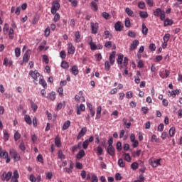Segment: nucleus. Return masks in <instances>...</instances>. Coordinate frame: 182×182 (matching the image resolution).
<instances>
[{
  "mask_svg": "<svg viewBox=\"0 0 182 182\" xmlns=\"http://www.w3.org/2000/svg\"><path fill=\"white\" fill-rule=\"evenodd\" d=\"M0 159L6 160V163L7 164L11 163V158L9 157V154H8V151H6V150H3V151L0 153Z\"/></svg>",
  "mask_w": 182,
  "mask_h": 182,
  "instance_id": "423d86ee",
  "label": "nucleus"
},
{
  "mask_svg": "<svg viewBox=\"0 0 182 182\" xmlns=\"http://www.w3.org/2000/svg\"><path fill=\"white\" fill-rule=\"evenodd\" d=\"M31 59V50H28L23 57V62H24L25 63H28V62H29V60Z\"/></svg>",
  "mask_w": 182,
  "mask_h": 182,
  "instance_id": "9b49d317",
  "label": "nucleus"
},
{
  "mask_svg": "<svg viewBox=\"0 0 182 182\" xmlns=\"http://www.w3.org/2000/svg\"><path fill=\"white\" fill-rule=\"evenodd\" d=\"M102 154H103V149L102 148V146H98L97 148V155L102 156Z\"/></svg>",
  "mask_w": 182,
  "mask_h": 182,
  "instance_id": "37998d69",
  "label": "nucleus"
},
{
  "mask_svg": "<svg viewBox=\"0 0 182 182\" xmlns=\"http://www.w3.org/2000/svg\"><path fill=\"white\" fill-rule=\"evenodd\" d=\"M118 166H119V167H124V166H126V164L122 159L118 160Z\"/></svg>",
  "mask_w": 182,
  "mask_h": 182,
  "instance_id": "603ef678",
  "label": "nucleus"
},
{
  "mask_svg": "<svg viewBox=\"0 0 182 182\" xmlns=\"http://www.w3.org/2000/svg\"><path fill=\"white\" fill-rule=\"evenodd\" d=\"M30 103H31V109L32 110L35 112H36V110H38V105H36L35 104V102H33V101L31 100L30 101Z\"/></svg>",
  "mask_w": 182,
  "mask_h": 182,
  "instance_id": "4c0bfd02",
  "label": "nucleus"
},
{
  "mask_svg": "<svg viewBox=\"0 0 182 182\" xmlns=\"http://www.w3.org/2000/svg\"><path fill=\"white\" fill-rule=\"evenodd\" d=\"M86 132H87V128L86 127L82 128V129L80 130V132H79L77 136V140H80V139H82V137H83V136L86 134Z\"/></svg>",
  "mask_w": 182,
  "mask_h": 182,
  "instance_id": "4468645a",
  "label": "nucleus"
},
{
  "mask_svg": "<svg viewBox=\"0 0 182 182\" xmlns=\"http://www.w3.org/2000/svg\"><path fill=\"white\" fill-rule=\"evenodd\" d=\"M104 34H105V39H112V33H110V31H105L104 32Z\"/></svg>",
  "mask_w": 182,
  "mask_h": 182,
  "instance_id": "c9c22d12",
  "label": "nucleus"
},
{
  "mask_svg": "<svg viewBox=\"0 0 182 182\" xmlns=\"http://www.w3.org/2000/svg\"><path fill=\"white\" fill-rule=\"evenodd\" d=\"M86 110V107H85V105L81 104L79 105H77V114L79 116L80 115V112H85Z\"/></svg>",
  "mask_w": 182,
  "mask_h": 182,
  "instance_id": "f3484780",
  "label": "nucleus"
},
{
  "mask_svg": "<svg viewBox=\"0 0 182 182\" xmlns=\"http://www.w3.org/2000/svg\"><path fill=\"white\" fill-rule=\"evenodd\" d=\"M24 119L26 123H27V124H32V119H31V117L28 114L25 115Z\"/></svg>",
  "mask_w": 182,
  "mask_h": 182,
  "instance_id": "f704fd0d",
  "label": "nucleus"
},
{
  "mask_svg": "<svg viewBox=\"0 0 182 182\" xmlns=\"http://www.w3.org/2000/svg\"><path fill=\"white\" fill-rule=\"evenodd\" d=\"M58 93H59L60 97H63V87H60L58 90Z\"/></svg>",
  "mask_w": 182,
  "mask_h": 182,
  "instance_id": "680f3d73",
  "label": "nucleus"
},
{
  "mask_svg": "<svg viewBox=\"0 0 182 182\" xmlns=\"http://www.w3.org/2000/svg\"><path fill=\"white\" fill-rule=\"evenodd\" d=\"M91 182H98L99 178H97V176L96 175H92L91 177Z\"/></svg>",
  "mask_w": 182,
  "mask_h": 182,
  "instance_id": "69168bd1",
  "label": "nucleus"
},
{
  "mask_svg": "<svg viewBox=\"0 0 182 182\" xmlns=\"http://www.w3.org/2000/svg\"><path fill=\"white\" fill-rule=\"evenodd\" d=\"M91 6L92 8L94 9V11L96 12L97 11L98 7H97V4H96V1H92L91 2Z\"/></svg>",
  "mask_w": 182,
  "mask_h": 182,
  "instance_id": "864d4df0",
  "label": "nucleus"
},
{
  "mask_svg": "<svg viewBox=\"0 0 182 182\" xmlns=\"http://www.w3.org/2000/svg\"><path fill=\"white\" fill-rule=\"evenodd\" d=\"M107 151L109 154V156H114L115 149H114V147H113V145L108 146Z\"/></svg>",
  "mask_w": 182,
  "mask_h": 182,
  "instance_id": "aec40b11",
  "label": "nucleus"
},
{
  "mask_svg": "<svg viewBox=\"0 0 182 182\" xmlns=\"http://www.w3.org/2000/svg\"><path fill=\"white\" fill-rule=\"evenodd\" d=\"M123 157L125 161H127L128 163H130V161H132V157L130 156V154L124 153L123 154Z\"/></svg>",
  "mask_w": 182,
  "mask_h": 182,
  "instance_id": "7c9ffc66",
  "label": "nucleus"
},
{
  "mask_svg": "<svg viewBox=\"0 0 182 182\" xmlns=\"http://www.w3.org/2000/svg\"><path fill=\"white\" fill-rule=\"evenodd\" d=\"M151 143H160V139L157 137V135L153 134L151 137Z\"/></svg>",
  "mask_w": 182,
  "mask_h": 182,
  "instance_id": "b1692460",
  "label": "nucleus"
},
{
  "mask_svg": "<svg viewBox=\"0 0 182 182\" xmlns=\"http://www.w3.org/2000/svg\"><path fill=\"white\" fill-rule=\"evenodd\" d=\"M46 97L49 100H51V102H53V100L56 99V92H55V91H52L51 92L48 94V96Z\"/></svg>",
  "mask_w": 182,
  "mask_h": 182,
  "instance_id": "a211bd4d",
  "label": "nucleus"
},
{
  "mask_svg": "<svg viewBox=\"0 0 182 182\" xmlns=\"http://www.w3.org/2000/svg\"><path fill=\"white\" fill-rule=\"evenodd\" d=\"M131 168H132V170H137V168H139V164L137 162L132 163Z\"/></svg>",
  "mask_w": 182,
  "mask_h": 182,
  "instance_id": "49530a36",
  "label": "nucleus"
},
{
  "mask_svg": "<svg viewBox=\"0 0 182 182\" xmlns=\"http://www.w3.org/2000/svg\"><path fill=\"white\" fill-rule=\"evenodd\" d=\"M125 26L126 28H130V18L129 17L125 18Z\"/></svg>",
  "mask_w": 182,
  "mask_h": 182,
  "instance_id": "4d7b16f0",
  "label": "nucleus"
},
{
  "mask_svg": "<svg viewBox=\"0 0 182 182\" xmlns=\"http://www.w3.org/2000/svg\"><path fill=\"white\" fill-rule=\"evenodd\" d=\"M69 127H70V121L67 120L63 124V130H68V129H69Z\"/></svg>",
  "mask_w": 182,
  "mask_h": 182,
  "instance_id": "2f4dec72",
  "label": "nucleus"
},
{
  "mask_svg": "<svg viewBox=\"0 0 182 182\" xmlns=\"http://www.w3.org/2000/svg\"><path fill=\"white\" fill-rule=\"evenodd\" d=\"M4 133V141H8L9 140V134L6 130L3 131Z\"/></svg>",
  "mask_w": 182,
  "mask_h": 182,
  "instance_id": "e433bc0d",
  "label": "nucleus"
},
{
  "mask_svg": "<svg viewBox=\"0 0 182 182\" xmlns=\"http://www.w3.org/2000/svg\"><path fill=\"white\" fill-rule=\"evenodd\" d=\"M67 50L68 55H75V52H76V48H75V46H73V44L72 43H69L68 44Z\"/></svg>",
  "mask_w": 182,
  "mask_h": 182,
  "instance_id": "6e6552de",
  "label": "nucleus"
},
{
  "mask_svg": "<svg viewBox=\"0 0 182 182\" xmlns=\"http://www.w3.org/2000/svg\"><path fill=\"white\" fill-rule=\"evenodd\" d=\"M164 21V26H171V25H173V21L169 18H166Z\"/></svg>",
  "mask_w": 182,
  "mask_h": 182,
  "instance_id": "473e14b6",
  "label": "nucleus"
},
{
  "mask_svg": "<svg viewBox=\"0 0 182 182\" xmlns=\"http://www.w3.org/2000/svg\"><path fill=\"white\" fill-rule=\"evenodd\" d=\"M95 58L96 60H97L98 62H100L101 60L103 59V57L102 56L101 53L95 54Z\"/></svg>",
  "mask_w": 182,
  "mask_h": 182,
  "instance_id": "de8ad7c7",
  "label": "nucleus"
},
{
  "mask_svg": "<svg viewBox=\"0 0 182 182\" xmlns=\"http://www.w3.org/2000/svg\"><path fill=\"white\" fill-rule=\"evenodd\" d=\"M19 149L21 151H25V150H26V147L25 146V143L23 141L20 143Z\"/></svg>",
  "mask_w": 182,
  "mask_h": 182,
  "instance_id": "09e8293b",
  "label": "nucleus"
},
{
  "mask_svg": "<svg viewBox=\"0 0 182 182\" xmlns=\"http://www.w3.org/2000/svg\"><path fill=\"white\" fill-rule=\"evenodd\" d=\"M109 60L110 63V65H114V62L116 60V52L112 51V53L109 55Z\"/></svg>",
  "mask_w": 182,
  "mask_h": 182,
  "instance_id": "ddd939ff",
  "label": "nucleus"
},
{
  "mask_svg": "<svg viewBox=\"0 0 182 182\" xmlns=\"http://www.w3.org/2000/svg\"><path fill=\"white\" fill-rule=\"evenodd\" d=\"M105 46L107 48V49H110V48H112V41H107L105 44Z\"/></svg>",
  "mask_w": 182,
  "mask_h": 182,
  "instance_id": "774afa93",
  "label": "nucleus"
},
{
  "mask_svg": "<svg viewBox=\"0 0 182 182\" xmlns=\"http://www.w3.org/2000/svg\"><path fill=\"white\" fill-rule=\"evenodd\" d=\"M140 42L139 40H134L133 42L131 43L129 47V50H134L135 49H137L138 45H139Z\"/></svg>",
  "mask_w": 182,
  "mask_h": 182,
  "instance_id": "f8f14e48",
  "label": "nucleus"
},
{
  "mask_svg": "<svg viewBox=\"0 0 182 182\" xmlns=\"http://www.w3.org/2000/svg\"><path fill=\"white\" fill-rule=\"evenodd\" d=\"M13 63H13L12 60H9V59H8V58H5L4 60L3 65L4 66H9V67H11Z\"/></svg>",
  "mask_w": 182,
  "mask_h": 182,
  "instance_id": "4be33fe9",
  "label": "nucleus"
},
{
  "mask_svg": "<svg viewBox=\"0 0 182 182\" xmlns=\"http://www.w3.org/2000/svg\"><path fill=\"white\" fill-rule=\"evenodd\" d=\"M89 144H90V142H89V139H86L83 144H82V146H83V149L85 150H87V147L89 146Z\"/></svg>",
  "mask_w": 182,
  "mask_h": 182,
  "instance_id": "a18cd8bd",
  "label": "nucleus"
},
{
  "mask_svg": "<svg viewBox=\"0 0 182 182\" xmlns=\"http://www.w3.org/2000/svg\"><path fill=\"white\" fill-rule=\"evenodd\" d=\"M60 0H55L52 3V6H51V14L54 16V18L53 21L54 22H58L60 19V14L58 12L59 9H60V4H59Z\"/></svg>",
  "mask_w": 182,
  "mask_h": 182,
  "instance_id": "f257e3e1",
  "label": "nucleus"
},
{
  "mask_svg": "<svg viewBox=\"0 0 182 182\" xmlns=\"http://www.w3.org/2000/svg\"><path fill=\"white\" fill-rule=\"evenodd\" d=\"M101 113H102V107L100 106L97 107V109L96 119H100Z\"/></svg>",
  "mask_w": 182,
  "mask_h": 182,
  "instance_id": "a19ab883",
  "label": "nucleus"
},
{
  "mask_svg": "<svg viewBox=\"0 0 182 182\" xmlns=\"http://www.w3.org/2000/svg\"><path fill=\"white\" fill-rule=\"evenodd\" d=\"M61 68H63V69H69V63L66 61H62Z\"/></svg>",
  "mask_w": 182,
  "mask_h": 182,
  "instance_id": "79ce46f5",
  "label": "nucleus"
},
{
  "mask_svg": "<svg viewBox=\"0 0 182 182\" xmlns=\"http://www.w3.org/2000/svg\"><path fill=\"white\" fill-rule=\"evenodd\" d=\"M123 178V177L122 176V175L119 173H117L115 174V180L117 181H120V180H122Z\"/></svg>",
  "mask_w": 182,
  "mask_h": 182,
  "instance_id": "6e6d98bb",
  "label": "nucleus"
},
{
  "mask_svg": "<svg viewBox=\"0 0 182 182\" xmlns=\"http://www.w3.org/2000/svg\"><path fill=\"white\" fill-rule=\"evenodd\" d=\"M105 70H110V63H109V61H105Z\"/></svg>",
  "mask_w": 182,
  "mask_h": 182,
  "instance_id": "bf43d9fd",
  "label": "nucleus"
},
{
  "mask_svg": "<svg viewBox=\"0 0 182 182\" xmlns=\"http://www.w3.org/2000/svg\"><path fill=\"white\" fill-rule=\"evenodd\" d=\"M15 55L16 58L21 56V49L18 47L15 48Z\"/></svg>",
  "mask_w": 182,
  "mask_h": 182,
  "instance_id": "8fccbe9b",
  "label": "nucleus"
},
{
  "mask_svg": "<svg viewBox=\"0 0 182 182\" xmlns=\"http://www.w3.org/2000/svg\"><path fill=\"white\" fill-rule=\"evenodd\" d=\"M168 133H169L170 137H173L174 134H176V128L174 127H172L171 128H170Z\"/></svg>",
  "mask_w": 182,
  "mask_h": 182,
  "instance_id": "58836bf2",
  "label": "nucleus"
},
{
  "mask_svg": "<svg viewBox=\"0 0 182 182\" xmlns=\"http://www.w3.org/2000/svg\"><path fill=\"white\" fill-rule=\"evenodd\" d=\"M75 43H79L80 42V32L79 31L75 32Z\"/></svg>",
  "mask_w": 182,
  "mask_h": 182,
  "instance_id": "5701e85b",
  "label": "nucleus"
},
{
  "mask_svg": "<svg viewBox=\"0 0 182 182\" xmlns=\"http://www.w3.org/2000/svg\"><path fill=\"white\" fill-rule=\"evenodd\" d=\"M19 139H21V134H19V132H16V133L14 134L15 141H18V140H19Z\"/></svg>",
  "mask_w": 182,
  "mask_h": 182,
  "instance_id": "5fc2aeb1",
  "label": "nucleus"
},
{
  "mask_svg": "<svg viewBox=\"0 0 182 182\" xmlns=\"http://www.w3.org/2000/svg\"><path fill=\"white\" fill-rule=\"evenodd\" d=\"M29 75H30V76H31V77H33V79L34 80H37L38 77H39V76H41V74L36 70H35L34 71L30 70Z\"/></svg>",
  "mask_w": 182,
  "mask_h": 182,
  "instance_id": "9d476101",
  "label": "nucleus"
},
{
  "mask_svg": "<svg viewBox=\"0 0 182 182\" xmlns=\"http://www.w3.org/2000/svg\"><path fill=\"white\" fill-rule=\"evenodd\" d=\"M143 35H147L149 33V28L147 26H146V24L142 23V31H141Z\"/></svg>",
  "mask_w": 182,
  "mask_h": 182,
  "instance_id": "c85d7f7f",
  "label": "nucleus"
},
{
  "mask_svg": "<svg viewBox=\"0 0 182 182\" xmlns=\"http://www.w3.org/2000/svg\"><path fill=\"white\" fill-rule=\"evenodd\" d=\"M118 65H121L120 68H126L129 65V58L124 57L123 54H119L117 60Z\"/></svg>",
  "mask_w": 182,
  "mask_h": 182,
  "instance_id": "f03ea898",
  "label": "nucleus"
},
{
  "mask_svg": "<svg viewBox=\"0 0 182 182\" xmlns=\"http://www.w3.org/2000/svg\"><path fill=\"white\" fill-rule=\"evenodd\" d=\"M154 16L159 17L161 21H164L166 19V11L161 10V9L158 8L154 11Z\"/></svg>",
  "mask_w": 182,
  "mask_h": 182,
  "instance_id": "7ed1b4c3",
  "label": "nucleus"
},
{
  "mask_svg": "<svg viewBox=\"0 0 182 182\" xmlns=\"http://www.w3.org/2000/svg\"><path fill=\"white\" fill-rule=\"evenodd\" d=\"M12 177V172L9 171L8 173L4 172L1 175L2 181H9Z\"/></svg>",
  "mask_w": 182,
  "mask_h": 182,
  "instance_id": "0eeeda50",
  "label": "nucleus"
},
{
  "mask_svg": "<svg viewBox=\"0 0 182 182\" xmlns=\"http://www.w3.org/2000/svg\"><path fill=\"white\" fill-rule=\"evenodd\" d=\"M9 31V24L5 23L3 28L4 35H8V31Z\"/></svg>",
  "mask_w": 182,
  "mask_h": 182,
  "instance_id": "a878e982",
  "label": "nucleus"
},
{
  "mask_svg": "<svg viewBox=\"0 0 182 182\" xmlns=\"http://www.w3.org/2000/svg\"><path fill=\"white\" fill-rule=\"evenodd\" d=\"M139 16L143 19H146L149 18V14H147V11H139Z\"/></svg>",
  "mask_w": 182,
  "mask_h": 182,
  "instance_id": "cd10ccee",
  "label": "nucleus"
},
{
  "mask_svg": "<svg viewBox=\"0 0 182 182\" xmlns=\"http://www.w3.org/2000/svg\"><path fill=\"white\" fill-rule=\"evenodd\" d=\"M160 161H161V159L151 160V166L154 168L159 167V166L161 165Z\"/></svg>",
  "mask_w": 182,
  "mask_h": 182,
  "instance_id": "dca6fc26",
  "label": "nucleus"
},
{
  "mask_svg": "<svg viewBox=\"0 0 182 182\" xmlns=\"http://www.w3.org/2000/svg\"><path fill=\"white\" fill-rule=\"evenodd\" d=\"M39 83L42 85L43 87H46L48 86L46 81L43 79V77H40Z\"/></svg>",
  "mask_w": 182,
  "mask_h": 182,
  "instance_id": "ea45409f",
  "label": "nucleus"
},
{
  "mask_svg": "<svg viewBox=\"0 0 182 182\" xmlns=\"http://www.w3.org/2000/svg\"><path fill=\"white\" fill-rule=\"evenodd\" d=\"M159 76L162 79H167L170 76V71L168 70H163L159 73Z\"/></svg>",
  "mask_w": 182,
  "mask_h": 182,
  "instance_id": "1a4fd4ad",
  "label": "nucleus"
},
{
  "mask_svg": "<svg viewBox=\"0 0 182 182\" xmlns=\"http://www.w3.org/2000/svg\"><path fill=\"white\" fill-rule=\"evenodd\" d=\"M55 144L57 147H60V146H62V143L60 142V138L59 136L55 137Z\"/></svg>",
  "mask_w": 182,
  "mask_h": 182,
  "instance_id": "72a5a7b5",
  "label": "nucleus"
},
{
  "mask_svg": "<svg viewBox=\"0 0 182 182\" xmlns=\"http://www.w3.org/2000/svg\"><path fill=\"white\" fill-rule=\"evenodd\" d=\"M128 36H129V38H136V33H134V31H128Z\"/></svg>",
  "mask_w": 182,
  "mask_h": 182,
  "instance_id": "e2e57ef3",
  "label": "nucleus"
},
{
  "mask_svg": "<svg viewBox=\"0 0 182 182\" xmlns=\"http://www.w3.org/2000/svg\"><path fill=\"white\" fill-rule=\"evenodd\" d=\"M85 151L83 149H81L77 154V159L78 160H80V159H83V157H85Z\"/></svg>",
  "mask_w": 182,
  "mask_h": 182,
  "instance_id": "393cba45",
  "label": "nucleus"
},
{
  "mask_svg": "<svg viewBox=\"0 0 182 182\" xmlns=\"http://www.w3.org/2000/svg\"><path fill=\"white\" fill-rule=\"evenodd\" d=\"M9 154L10 156H11V157H13L14 161H19V160H21V156L19 155V154H18L16 150L10 149Z\"/></svg>",
  "mask_w": 182,
  "mask_h": 182,
  "instance_id": "20e7f679",
  "label": "nucleus"
},
{
  "mask_svg": "<svg viewBox=\"0 0 182 182\" xmlns=\"http://www.w3.org/2000/svg\"><path fill=\"white\" fill-rule=\"evenodd\" d=\"M89 45L90 46L91 50H96V49H97V46H96V43L91 41L90 42Z\"/></svg>",
  "mask_w": 182,
  "mask_h": 182,
  "instance_id": "c03bdc74",
  "label": "nucleus"
},
{
  "mask_svg": "<svg viewBox=\"0 0 182 182\" xmlns=\"http://www.w3.org/2000/svg\"><path fill=\"white\" fill-rule=\"evenodd\" d=\"M37 161H39V163H42V164H43V156H42L41 154L38 155Z\"/></svg>",
  "mask_w": 182,
  "mask_h": 182,
  "instance_id": "0e129e2a",
  "label": "nucleus"
},
{
  "mask_svg": "<svg viewBox=\"0 0 182 182\" xmlns=\"http://www.w3.org/2000/svg\"><path fill=\"white\" fill-rule=\"evenodd\" d=\"M18 178H19V173L18 170H16L13 173V176H11V182H18Z\"/></svg>",
  "mask_w": 182,
  "mask_h": 182,
  "instance_id": "2eb2a0df",
  "label": "nucleus"
},
{
  "mask_svg": "<svg viewBox=\"0 0 182 182\" xmlns=\"http://www.w3.org/2000/svg\"><path fill=\"white\" fill-rule=\"evenodd\" d=\"M90 27H91V33L92 35L97 34L99 31V23H94L93 21L90 22Z\"/></svg>",
  "mask_w": 182,
  "mask_h": 182,
  "instance_id": "39448f33",
  "label": "nucleus"
},
{
  "mask_svg": "<svg viewBox=\"0 0 182 182\" xmlns=\"http://www.w3.org/2000/svg\"><path fill=\"white\" fill-rule=\"evenodd\" d=\"M117 150L118 151H122V142L118 141V142L117 143Z\"/></svg>",
  "mask_w": 182,
  "mask_h": 182,
  "instance_id": "338daca9",
  "label": "nucleus"
},
{
  "mask_svg": "<svg viewBox=\"0 0 182 182\" xmlns=\"http://www.w3.org/2000/svg\"><path fill=\"white\" fill-rule=\"evenodd\" d=\"M46 177L48 180H52V177H53V173L52 172H48L46 173Z\"/></svg>",
  "mask_w": 182,
  "mask_h": 182,
  "instance_id": "13d9d810",
  "label": "nucleus"
},
{
  "mask_svg": "<svg viewBox=\"0 0 182 182\" xmlns=\"http://www.w3.org/2000/svg\"><path fill=\"white\" fill-rule=\"evenodd\" d=\"M15 33V31H14V28H10L8 31L7 35H9V39H14V35Z\"/></svg>",
  "mask_w": 182,
  "mask_h": 182,
  "instance_id": "c756f323",
  "label": "nucleus"
},
{
  "mask_svg": "<svg viewBox=\"0 0 182 182\" xmlns=\"http://www.w3.org/2000/svg\"><path fill=\"white\" fill-rule=\"evenodd\" d=\"M70 72L74 75V76L79 75V68H77V65H73L70 69Z\"/></svg>",
  "mask_w": 182,
  "mask_h": 182,
  "instance_id": "412c9836",
  "label": "nucleus"
},
{
  "mask_svg": "<svg viewBox=\"0 0 182 182\" xmlns=\"http://www.w3.org/2000/svg\"><path fill=\"white\" fill-rule=\"evenodd\" d=\"M125 12L128 15V16H132V17L134 16V13L129 7H127L125 9Z\"/></svg>",
  "mask_w": 182,
  "mask_h": 182,
  "instance_id": "bb28decb",
  "label": "nucleus"
},
{
  "mask_svg": "<svg viewBox=\"0 0 182 182\" xmlns=\"http://www.w3.org/2000/svg\"><path fill=\"white\" fill-rule=\"evenodd\" d=\"M58 157L59 159H60L61 160L65 159V154H63V152L62 151V150H60L58 151Z\"/></svg>",
  "mask_w": 182,
  "mask_h": 182,
  "instance_id": "052dcab7",
  "label": "nucleus"
},
{
  "mask_svg": "<svg viewBox=\"0 0 182 182\" xmlns=\"http://www.w3.org/2000/svg\"><path fill=\"white\" fill-rule=\"evenodd\" d=\"M163 39H164V42L168 43V41H170V33L165 34Z\"/></svg>",
  "mask_w": 182,
  "mask_h": 182,
  "instance_id": "3c124183",
  "label": "nucleus"
},
{
  "mask_svg": "<svg viewBox=\"0 0 182 182\" xmlns=\"http://www.w3.org/2000/svg\"><path fill=\"white\" fill-rule=\"evenodd\" d=\"M114 29L117 32H121L122 29H123V26L120 21H117L114 25Z\"/></svg>",
  "mask_w": 182,
  "mask_h": 182,
  "instance_id": "6ab92c4d",
  "label": "nucleus"
}]
</instances>
